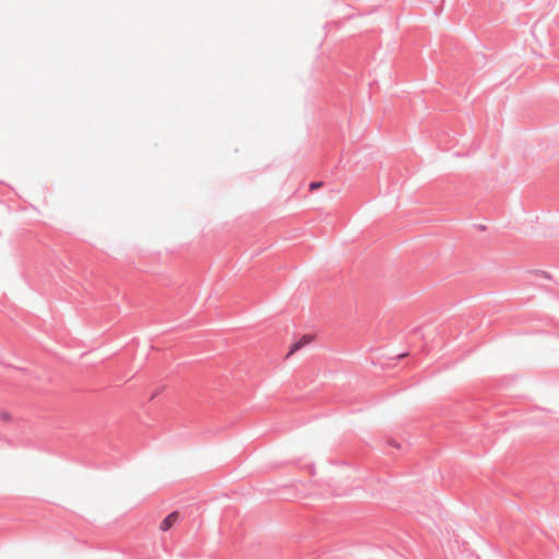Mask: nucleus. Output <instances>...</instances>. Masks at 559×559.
<instances>
[{
    "label": "nucleus",
    "mask_w": 559,
    "mask_h": 559,
    "mask_svg": "<svg viewBox=\"0 0 559 559\" xmlns=\"http://www.w3.org/2000/svg\"><path fill=\"white\" fill-rule=\"evenodd\" d=\"M406 356H407V353L403 352V353H393L392 356L386 357V362H385L386 370L389 368L393 367L395 361H397Z\"/></svg>",
    "instance_id": "nucleus-3"
},
{
    "label": "nucleus",
    "mask_w": 559,
    "mask_h": 559,
    "mask_svg": "<svg viewBox=\"0 0 559 559\" xmlns=\"http://www.w3.org/2000/svg\"><path fill=\"white\" fill-rule=\"evenodd\" d=\"M478 229H480V230H485V229H486V227H485L484 225H479V226H478Z\"/></svg>",
    "instance_id": "nucleus-8"
},
{
    "label": "nucleus",
    "mask_w": 559,
    "mask_h": 559,
    "mask_svg": "<svg viewBox=\"0 0 559 559\" xmlns=\"http://www.w3.org/2000/svg\"><path fill=\"white\" fill-rule=\"evenodd\" d=\"M385 444H386V447H392V448H395V449H400L401 448V445L396 441L389 440L388 438H386Z\"/></svg>",
    "instance_id": "nucleus-5"
},
{
    "label": "nucleus",
    "mask_w": 559,
    "mask_h": 559,
    "mask_svg": "<svg viewBox=\"0 0 559 559\" xmlns=\"http://www.w3.org/2000/svg\"><path fill=\"white\" fill-rule=\"evenodd\" d=\"M1 419L4 420V421H9V420H11V416H10L9 413L2 412L1 413Z\"/></svg>",
    "instance_id": "nucleus-6"
},
{
    "label": "nucleus",
    "mask_w": 559,
    "mask_h": 559,
    "mask_svg": "<svg viewBox=\"0 0 559 559\" xmlns=\"http://www.w3.org/2000/svg\"><path fill=\"white\" fill-rule=\"evenodd\" d=\"M312 341L311 335H304L301 338H299L297 342L292 344L290 349L287 354V357L292 354L296 353L297 350L301 349L304 346L308 345Z\"/></svg>",
    "instance_id": "nucleus-1"
},
{
    "label": "nucleus",
    "mask_w": 559,
    "mask_h": 559,
    "mask_svg": "<svg viewBox=\"0 0 559 559\" xmlns=\"http://www.w3.org/2000/svg\"><path fill=\"white\" fill-rule=\"evenodd\" d=\"M535 272L543 277L550 278V275L545 271H535Z\"/></svg>",
    "instance_id": "nucleus-7"
},
{
    "label": "nucleus",
    "mask_w": 559,
    "mask_h": 559,
    "mask_svg": "<svg viewBox=\"0 0 559 559\" xmlns=\"http://www.w3.org/2000/svg\"><path fill=\"white\" fill-rule=\"evenodd\" d=\"M323 182L322 181H312L310 185H309V189L312 191V190H316L320 187H322Z\"/></svg>",
    "instance_id": "nucleus-4"
},
{
    "label": "nucleus",
    "mask_w": 559,
    "mask_h": 559,
    "mask_svg": "<svg viewBox=\"0 0 559 559\" xmlns=\"http://www.w3.org/2000/svg\"><path fill=\"white\" fill-rule=\"evenodd\" d=\"M178 519V512L175 511V512H171L169 513L160 523V530L163 532H166L168 531L173 525L174 523L176 522V520Z\"/></svg>",
    "instance_id": "nucleus-2"
}]
</instances>
